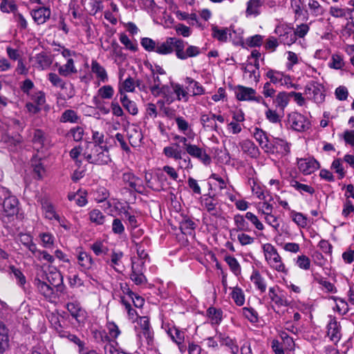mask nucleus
Here are the masks:
<instances>
[{
    "mask_svg": "<svg viewBox=\"0 0 354 354\" xmlns=\"http://www.w3.org/2000/svg\"><path fill=\"white\" fill-rule=\"evenodd\" d=\"M136 335L139 347L143 346L144 344H146L148 350H153L156 348L154 333L147 317H140L138 320Z\"/></svg>",
    "mask_w": 354,
    "mask_h": 354,
    "instance_id": "f257e3e1",
    "label": "nucleus"
},
{
    "mask_svg": "<svg viewBox=\"0 0 354 354\" xmlns=\"http://www.w3.org/2000/svg\"><path fill=\"white\" fill-rule=\"evenodd\" d=\"M84 157L89 163L98 165H108L111 161L107 146L93 145L90 153L86 152Z\"/></svg>",
    "mask_w": 354,
    "mask_h": 354,
    "instance_id": "f03ea898",
    "label": "nucleus"
},
{
    "mask_svg": "<svg viewBox=\"0 0 354 354\" xmlns=\"http://www.w3.org/2000/svg\"><path fill=\"white\" fill-rule=\"evenodd\" d=\"M262 248L265 259L269 266L277 272L287 274L288 270L277 249L270 243H266Z\"/></svg>",
    "mask_w": 354,
    "mask_h": 354,
    "instance_id": "7ed1b4c3",
    "label": "nucleus"
},
{
    "mask_svg": "<svg viewBox=\"0 0 354 354\" xmlns=\"http://www.w3.org/2000/svg\"><path fill=\"white\" fill-rule=\"evenodd\" d=\"M305 94L317 104L322 103L325 99L324 87L317 82H311L306 86Z\"/></svg>",
    "mask_w": 354,
    "mask_h": 354,
    "instance_id": "20e7f679",
    "label": "nucleus"
},
{
    "mask_svg": "<svg viewBox=\"0 0 354 354\" xmlns=\"http://www.w3.org/2000/svg\"><path fill=\"white\" fill-rule=\"evenodd\" d=\"M178 43L176 57L181 60L196 57L201 53L199 47L192 45H188L186 50H185V45L187 44L180 39H179Z\"/></svg>",
    "mask_w": 354,
    "mask_h": 354,
    "instance_id": "39448f33",
    "label": "nucleus"
},
{
    "mask_svg": "<svg viewBox=\"0 0 354 354\" xmlns=\"http://www.w3.org/2000/svg\"><path fill=\"white\" fill-rule=\"evenodd\" d=\"M288 121L291 128L297 131H304L309 129L310 125L308 120L297 112L289 114Z\"/></svg>",
    "mask_w": 354,
    "mask_h": 354,
    "instance_id": "423d86ee",
    "label": "nucleus"
},
{
    "mask_svg": "<svg viewBox=\"0 0 354 354\" xmlns=\"http://www.w3.org/2000/svg\"><path fill=\"white\" fill-rule=\"evenodd\" d=\"M66 308L78 324H84L86 319L87 313L86 310L81 306L80 303L77 301L68 302Z\"/></svg>",
    "mask_w": 354,
    "mask_h": 354,
    "instance_id": "0eeeda50",
    "label": "nucleus"
},
{
    "mask_svg": "<svg viewBox=\"0 0 354 354\" xmlns=\"http://www.w3.org/2000/svg\"><path fill=\"white\" fill-rule=\"evenodd\" d=\"M48 80L53 86L66 91V97L68 99L72 98L75 95L74 86L72 84H67L57 74L50 73L48 75Z\"/></svg>",
    "mask_w": 354,
    "mask_h": 354,
    "instance_id": "6e6552de",
    "label": "nucleus"
},
{
    "mask_svg": "<svg viewBox=\"0 0 354 354\" xmlns=\"http://www.w3.org/2000/svg\"><path fill=\"white\" fill-rule=\"evenodd\" d=\"M328 318L326 335L332 342L337 344L342 337L341 326L335 317L330 315Z\"/></svg>",
    "mask_w": 354,
    "mask_h": 354,
    "instance_id": "1a4fd4ad",
    "label": "nucleus"
},
{
    "mask_svg": "<svg viewBox=\"0 0 354 354\" xmlns=\"http://www.w3.org/2000/svg\"><path fill=\"white\" fill-rule=\"evenodd\" d=\"M145 261H132L131 279L136 285H142L146 283L147 279L144 275Z\"/></svg>",
    "mask_w": 354,
    "mask_h": 354,
    "instance_id": "9d476101",
    "label": "nucleus"
},
{
    "mask_svg": "<svg viewBox=\"0 0 354 354\" xmlns=\"http://www.w3.org/2000/svg\"><path fill=\"white\" fill-rule=\"evenodd\" d=\"M123 257V252L119 250H113L109 257L104 259V261L115 271L121 272L124 268L122 262Z\"/></svg>",
    "mask_w": 354,
    "mask_h": 354,
    "instance_id": "9b49d317",
    "label": "nucleus"
},
{
    "mask_svg": "<svg viewBox=\"0 0 354 354\" xmlns=\"http://www.w3.org/2000/svg\"><path fill=\"white\" fill-rule=\"evenodd\" d=\"M179 39L176 37H167L165 41H157V46L156 48V53L160 55H168L173 53L177 52V45Z\"/></svg>",
    "mask_w": 354,
    "mask_h": 354,
    "instance_id": "f8f14e48",
    "label": "nucleus"
},
{
    "mask_svg": "<svg viewBox=\"0 0 354 354\" xmlns=\"http://www.w3.org/2000/svg\"><path fill=\"white\" fill-rule=\"evenodd\" d=\"M19 202L18 198L12 195L6 197L3 202V212L6 216H13L19 212Z\"/></svg>",
    "mask_w": 354,
    "mask_h": 354,
    "instance_id": "ddd939ff",
    "label": "nucleus"
},
{
    "mask_svg": "<svg viewBox=\"0 0 354 354\" xmlns=\"http://www.w3.org/2000/svg\"><path fill=\"white\" fill-rule=\"evenodd\" d=\"M186 152L193 158H198L204 164L207 165L211 162V158L202 148L189 143L185 147Z\"/></svg>",
    "mask_w": 354,
    "mask_h": 354,
    "instance_id": "4468645a",
    "label": "nucleus"
},
{
    "mask_svg": "<svg viewBox=\"0 0 354 354\" xmlns=\"http://www.w3.org/2000/svg\"><path fill=\"white\" fill-rule=\"evenodd\" d=\"M268 296L271 301L279 307L287 306L289 304L286 294L277 286H273L269 288Z\"/></svg>",
    "mask_w": 354,
    "mask_h": 354,
    "instance_id": "2eb2a0df",
    "label": "nucleus"
},
{
    "mask_svg": "<svg viewBox=\"0 0 354 354\" xmlns=\"http://www.w3.org/2000/svg\"><path fill=\"white\" fill-rule=\"evenodd\" d=\"M122 180L125 185L137 192H141L143 189L142 180L131 172L127 171L124 173L122 174Z\"/></svg>",
    "mask_w": 354,
    "mask_h": 354,
    "instance_id": "dca6fc26",
    "label": "nucleus"
},
{
    "mask_svg": "<svg viewBox=\"0 0 354 354\" xmlns=\"http://www.w3.org/2000/svg\"><path fill=\"white\" fill-rule=\"evenodd\" d=\"M298 168L305 175L310 174L319 168V163L314 158H304L298 160Z\"/></svg>",
    "mask_w": 354,
    "mask_h": 354,
    "instance_id": "f3484780",
    "label": "nucleus"
},
{
    "mask_svg": "<svg viewBox=\"0 0 354 354\" xmlns=\"http://www.w3.org/2000/svg\"><path fill=\"white\" fill-rule=\"evenodd\" d=\"M34 21L38 24H44L50 17L51 11L48 7H39L30 12Z\"/></svg>",
    "mask_w": 354,
    "mask_h": 354,
    "instance_id": "a211bd4d",
    "label": "nucleus"
},
{
    "mask_svg": "<svg viewBox=\"0 0 354 354\" xmlns=\"http://www.w3.org/2000/svg\"><path fill=\"white\" fill-rule=\"evenodd\" d=\"M253 136L266 153L270 152L272 150V147L268 140V137L262 129L257 127L255 128L253 131Z\"/></svg>",
    "mask_w": 354,
    "mask_h": 354,
    "instance_id": "6ab92c4d",
    "label": "nucleus"
},
{
    "mask_svg": "<svg viewBox=\"0 0 354 354\" xmlns=\"http://www.w3.org/2000/svg\"><path fill=\"white\" fill-rule=\"evenodd\" d=\"M101 340L104 342V354H120L122 351L118 347V342L115 340L111 339L108 335H102L101 333Z\"/></svg>",
    "mask_w": 354,
    "mask_h": 354,
    "instance_id": "aec40b11",
    "label": "nucleus"
},
{
    "mask_svg": "<svg viewBox=\"0 0 354 354\" xmlns=\"http://www.w3.org/2000/svg\"><path fill=\"white\" fill-rule=\"evenodd\" d=\"M31 61L33 62V66L39 70L46 69L52 64L50 57L44 53L35 55L31 58Z\"/></svg>",
    "mask_w": 354,
    "mask_h": 354,
    "instance_id": "412c9836",
    "label": "nucleus"
},
{
    "mask_svg": "<svg viewBox=\"0 0 354 354\" xmlns=\"http://www.w3.org/2000/svg\"><path fill=\"white\" fill-rule=\"evenodd\" d=\"M272 150L268 153H279L281 156H286L290 153V144L286 140L276 138L273 143H271Z\"/></svg>",
    "mask_w": 354,
    "mask_h": 354,
    "instance_id": "4be33fe9",
    "label": "nucleus"
},
{
    "mask_svg": "<svg viewBox=\"0 0 354 354\" xmlns=\"http://www.w3.org/2000/svg\"><path fill=\"white\" fill-rule=\"evenodd\" d=\"M40 203L44 217L48 220H55L59 215L56 213L55 207L51 202L44 197L41 198Z\"/></svg>",
    "mask_w": 354,
    "mask_h": 354,
    "instance_id": "5701e85b",
    "label": "nucleus"
},
{
    "mask_svg": "<svg viewBox=\"0 0 354 354\" xmlns=\"http://www.w3.org/2000/svg\"><path fill=\"white\" fill-rule=\"evenodd\" d=\"M266 76L270 80L268 82L275 85L286 84L288 80L287 77L283 73L272 69L268 70L266 73Z\"/></svg>",
    "mask_w": 354,
    "mask_h": 354,
    "instance_id": "b1692460",
    "label": "nucleus"
},
{
    "mask_svg": "<svg viewBox=\"0 0 354 354\" xmlns=\"http://www.w3.org/2000/svg\"><path fill=\"white\" fill-rule=\"evenodd\" d=\"M200 122L206 131H218V126L215 121V114L202 113L200 117Z\"/></svg>",
    "mask_w": 354,
    "mask_h": 354,
    "instance_id": "393cba45",
    "label": "nucleus"
},
{
    "mask_svg": "<svg viewBox=\"0 0 354 354\" xmlns=\"http://www.w3.org/2000/svg\"><path fill=\"white\" fill-rule=\"evenodd\" d=\"M236 96L239 100L250 101L254 95H256V91L250 87H245L239 85L235 91Z\"/></svg>",
    "mask_w": 354,
    "mask_h": 354,
    "instance_id": "a878e982",
    "label": "nucleus"
},
{
    "mask_svg": "<svg viewBox=\"0 0 354 354\" xmlns=\"http://www.w3.org/2000/svg\"><path fill=\"white\" fill-rule=\"evenodd\" d=\"M186 88L188 91L192 93V95H201L205 93V88L197 81L187 77L185 80Z\"/></svg>",
    "mask_w": 354,
    "mask_h": 354,
    "instance_id": "bb28decb",
    "label": "nucleus"
},
{
    "mask_svg": "<svg viewBox=\"0 0 354 354\" xmlns=\"http://www.w3.org/2000/svg\"><path fill=\"white\" fill-rule=\"evenodd\" d=\"M239 146L243 153L251 158H257L259 154V149L254 143L250 140H243L239 142Z\"/></svg>",
    "mask_w": 354,
    "mask_h": 354,
    "instance_id": "cd10ccee",
    "label": "nucleus"
},
{
    "mask_svg": "<svg viewBox=\"0 0 354 354\" xmlns=\"http://www.w3.org/2000/svg\"><path fill=\"white\" fill-rule=\"evenodd\" d=\"M32 142L34 147L37 151L48 145V140L46 134L40 129L35 130L32 138Z\"/></svg>",
    "mask_w": 354,
    "mask_h": 354,
    "instance_id": "c85d7f7f",
    "label": "nucleus"
},
{
    "mask_svg": "<svg viewBox=\"0 0 354 354\" xmlns=\"http://www.w3.org/2000/svg\"><path fill=\"white\" fill-rule=\"evenodd\" d=\"M216 337L222 345L229 348L232 354H238L239 348L234 339L221 333H217Z\"/></svg>",
    "mask_w": 354,
    "mask_h": 354,
    "instance_id": "c756f323",
    "label": "nucleus"
},
{
    "mask_svg": "<svg viewBox=\"0 0 354 354\" xmlns=\"http://www.w3.org/2000/svg\"><path fill=\"white\" fill-rule=\"evenodd\" d=\"M212 35L214 39L221 42H226L228 37L231 36V30L227 28H221L217 26L213 25L212 26Z\"/></svg>",
    "mask_w": 354,
    "mask_h": 354,
    "instance_id": "7c9ffc66",
    "label": "nucleus"
},
{
    "mask_svg": "<svg viewBox=\"0 0 354 354\" xmlns=\"http://www.w3.org/2000/svg\"><path fill=\"white\" fill-rule=\"evenodd\" d=\"M235 227L233 230L239 232H250L251 230L250 225L245 217V215L236 214L234 216Z\"/></svg>",
    "mask_w": 354,
    "mask_h": 354,
    "instance_id": "2f4dec72",
    "label": "nucleus"
},
{
    "mask_svg": "<svg viewBox=\"0 0 354 354\" xmlns=\"http://www.w3.org/2000/svg\"><path fill=\"white\" fill-rule=\"evenodd\" d=\"M128 138L131 145L136 147L141 143L143 136L141 130L138 127L133 126L129 129Z\"/></svg>",
    "mask_w": 354,
    "mask_h": 354,
    "instance_id": "473e14b6",
    "label": "nucleus"
},
{
    "mask_svg": "<svg viewBox=\"0 0 354 354\" xmlns=\"http://www.w3.org/2000/svg\"><path fill=\"white\" fill-rule=\"evenodd\" d=\"M91 71L100 82L103 83L108 82L109 77L106 69L95 60L91 62Z\"/></svg>",
    "mask_w": 354,
    "mask_h": 354,
    "instance_id": "72a5a7b5",
    "label": "nucleus"
},
{
    "mask_svg": "<svg viewBox=\"0 0 354 354\" xmlns=\"http://www.w3.org/2000/svg\"><path fill=\"white\" fill-rule=\"evenodd\" d=\"M77 70L75 66L73 59L67 60L66 64L58 67V73L63 77H69L77 73Z\"/></svg>",
    "mask_w": 354,
    "mask_h": 354,
    "instance_id": "f704fd0d",
    "label": "nucleus"
},
{
    "mask_svg": "<svg viewBox=\"0 0 354 354\" xmlns=\"http://www.w3.org/2000/svg\"><path fill=\"white\" fill-rule=\"evenodd\" d=\"M35 284L39 292L45 297H53L54 295V288L50 284L39 279H35Z\"/></svg>",
    "mask_w": 354,
    "mask_h": 354,
    "instance_id": "c9c22d12",
    "label": "nucleus"
},
{
    "mask_svg": "<svg viewBox=\"0 0 354 354\" xmlns=\"http://www.w3.org/2000/svg\"><path fill=\"white\" fill-rule=\"evenodd\" d=\"M80 120V117L77 113L73 109H66L61 115L59 121L63 123H78Z\"/></svg>",
    "mask_w": 354,
    "mask_h": 354,
    "instance_id": "e433bc0d",
    "label": "nucleus"
},
{
    "mask_svg": "<svg viewBox=\"0 0 354 354\" xmlns=\"http://www.w3.org/2000/svg\"><path fill=\"white\" fill-rule=\"evenodd\" d=\"M178 144L167 146L164 147L162 153L167 158H173L175 160H180V158H181L182 151L178 149Z\"/></svg>",
    "mask_w": 354,
    "mask_h": 354,
    "instance_id": "4c0bfd02",
    "label": "nucleus"
},
{
    "mask_svg": "<svg viewBox=\"0 0 354 354\" xmlns=\"http://www.w3.org/2000/svg\"><path fill=\"white\" fill-rule=\"evenodd\" d=\"M77 263L82 270H86L91 268L93 261L92 257L86 252H80L77 256Z\"/></svg>",
    "mask_w": 354,
    "mask_h": 354,
    "instance_id": "58836bf2",
    "label": "nucleus"
},
{
    "mask_svg": "<svg viewBox=\"0 0 354 354\" xmlns=\"http://www.w3.org/2000/svg\"><path fill=\"white\" fill-rule=\"evenodd\" d=\"M8 330L6 326L0 323V354H3L8 347Z\"/></svg>",
    "mask_w": 354,
    "mask_h": 354,
    "instance_id": "ea45409f",
    "label": "nucleus"
},
{
    "mask_svg": "<svg viewBox=\"0 0 354 354\" xmlns=\"http://www.w3.org/2000/svg\"><path fill=\"white\" fill-rule=\"evenodd\" d=\"M207 315L210 319L212 324L218 325L223 318V311L219 308L209 307L207 310Z\"/></svg>",
    "mask_w": 354,
    "mask_h": 354,
    "instance_id": "a19ab883",
    "label": "nucleus"
},
{
    "mask_svg": "<svg viewBox=\"0 0 354 354\" xmlns=\"http://www.w3.org/2000/svg\"><path fill=\"white\" fill-rule=\"evenodd\" d=\"M250 279L261 292H264L266 291V283L265 279L261 277L259 271H254L250 277Z\"/></svg>",
    "mask_w": 354,
    "mask_h": 354,
    "instance_id": "79ce46f5",
    "label": "nucleus"
},
{
    "mask_svg": "<svg viewBox=\"0 0 354 354\" xmlns=\"http://www.w3.org/2000/svg\"><path fill=\"white\" fill-rule=\"evenodd\" d=\"M46 280L49 284L55 288L62 283V276L61 273L54 268L50 273L46 274Z\"/></svg>",
    "mask_w": 354,
    "mask_h": 354,
    "instance_id": "37998d69",
    "label": "nucleus"
},
{
    "mask_svg": "<svg viewBox=\"0 0 354 354\" xmlns=\"http://www.w3.org/2000/svg\"><path fill=\"white\" fill-rule=\"evenodd\" d=\"M290 185L292 187L295 188L301 194H304V193H308L309 194L313 195L315 193V189L313 187L308 185L302 184L297 181V180H291L290 182Z\"/></svg>",
    "mask_w": 354,
    "mask_h": 354,
    "instance_id": "c03bdc74",
    "label": "nucleus"
},
{
    "mask_svg": "<svg viewBox=\"0 0 354 354\" xmlns=\"http://www.w3.org/2000/svg\"><path fill=\"white\" fill-rule=\"evenodd\" d=\"M289 93L279 92L273 102L276 106L278 107L281 111H283L285 107L288 105L289 101Z\"/></svg>",
    "mask_w": 354,
    "mask_h": 354,
    "instance_id": "a18cd8bd",
    "label": "nucleus"
},
{
    "mask_svg": "<svg viewBox=\"0 0 354 354\" xmlns=\"http://www.w3.org/2000/svg\"><path fill=\"white\" fill-rule=\"evenodd\" d=\"M120 100L124 108L131 115H136L138 113V108L136 102L130 100L127 95L120 96Z\"/></svg>",
    "mask_w": 354,
    "mask_h": 354,
    "instance_id": "49530a36",
    "label": "nucleus"
},
{
    "mask_svg": "<svg viewBox=\"0 0 354 354\" xmlns=\"http://www.w3.org/2000/svg\"><path fill=\"white\" fill-rule=\"evenodd\" d=\"M149 244V240L148 239H144L140 243H136L137 254L139 257L138 261H145L148 259L149 254L145 250V246H148Z\"/></svg>",
    "mask_w": 354,
    "mask_h": 354,
    "instance_id": "de8ad7c7",
    "label": "nucleus"
},
{
    "mask_svg": "<svg viewBox=\"0 0 354 354\" xmlns=\"http://www.w3.org/2000/svg\"><path fill=\"white\" fill-rule=\"evenodd\" d=\"M262 3L260 0H250L247 3L246 15L257 16L260 14Z\"/></svg>",
    "mask_w": 354,
    "mask_h": 354,
    "instance_id": "09e8293b",
    "label": "nucleus"
},
{
    "mask_svg": "<svg viewBox=\"0 0 354 354\" xmlns=\"http://www.w3.org/2000/svg\"><path fill=\"white\" fill-rule=\"evenodd\" d=\"M135 90V82L131 77H127L119 85V93L120 96L126 95V92H133Z\"/></svg>",
    "mask_w": 354,
    "mask_h": 354,
    "instance_id": "8fccbe9b",
    "label": "nucleus"
},
{
    "mask_svg": "<svg viewBox=\"0 0 354 354\" xmlns=\"http://www.w3.org/2000/svg\"><path fill=\"white\" fill-rule=\"evenodd\" d=\"M167 333L172 339L173 342L176 343L184 342L185 340V332L176 327L169 328L167 330Z\"/></svg>",
    "mask_w": 354,
    "mask_h": 354,
    "instance_id": "3c124183",
    "label": "nucleus"
},
{
    "mask_svg": "<svg viewBox=\"0 0 354 354\" xmlns=\"http://www.w3.org/2000/svg\"><path fill=\"white\" fill-rule=\"evenodd\" d=\"M225 261L229 266L230 270L236 275L239 276L241 272V268L237 259L231 255L225 257Z\"/></svg>",
    "mask_w": 354,
    "mask_h": 354,
    "instance_id": "603ef678",
    "label": "nucleus"
},
{
    "mask_svg": "<svg viewBox=\"0 0 354 354\" xmlns=\"http://www.w3.org/2000/svg\"><path fill=\"white\" fill-rule=\"evenodd\" d=\"M19 241L32 253L35 254L37 252V246L32 242V236L28 234H20L19 235Z\"/></svg>",
    "mask_w": 354,
    "mask_h": 354,
    "instance_id": "864d4df0",
    "label": "nucleus"
},
{
    "mask_svg": "<svg viewBox=\"0 0 354 354\" xmlns=\"http://www.w3.org/2000/svg\"><path fill=\"white\" fill-rule=\"evenodd\" d=\"M172 87L178 101L188 102L189 93L187 88H184L183 86L179 84H175Z\"/></svg>",
    "mask_w": 354,
    "mask_h": 354,
    "instance_id": "5fc2aeb1",
    "label": "nucleus"
},
{
    "mask_svg": "<svg viewBox=\"0 0 354 354\" xmlns=\"http://www.w3.org/2000/svg\"><path fill=\"white\" fill-rule=\"evenodd\" d=\"M241 311L243 316L252 324H256L259 322L258 313L254 308L244 307Z\"/></svg>",
    "mask_w": 354,
    "mask_h": 354,
    "instance_id": "6e6d98bb",
    "label": "nucleus"
},
{
    "mask_svg": "<svg viewBox=\"0 0 354 354\" xmlns=\"http://www.w3.org/2000/svg\"><path fill=\"white\" fill-rule=\"evenodd\" d=\"M121 288L124 293L129 295L136 307L141 308L144 305V299L141 297L135 295L131 290H130L127 284H125L124 286L122 285Z\"/></svg>",
    "mask_w": 354,
    "mask_h": 354,
    "instance_id": "4d7b16f0",
    "label": "nucleus"
},
{
    "mask_svg": "<svg viewBox=\"0 0 354 354\" xmlns=\"http://www.w3.org/2000/svg\"><path fill=\"white\" fill-rule=\"evenodd\" d=\"M231 296L234 303L239 306H241L245 303V295L241 288L239 287H234L232 289L231 292Z\"/></svg>",
    "mask_w": 354,
    "mask_h": 354,
    "instance_id": "13d9d810",
    "label": "nucleus"
},
{
    "mask_svg": "<svg viewBox=\"0 0 354 354\" xmlns=\"http://www.w3.org/2000/svg\"><path fill=\"white\" fill-rule=\"evenodd\" d=\"M250 58H249L248 63L243 68V71L245 73H248L250 79H253V80L257 83L259 81V72L255 68V67L252 64V62L250 61Z\"/></svg>",
    "mask_w": 354,
    "mask_h": 354,
    "instance_id": "bf43d9fd",
    "label": "nucleus"
},
{
    "mask_svg": "<svg viewBox=\"0 0 354 354\" xmlns=\"http://www.w3.org/2000/svg\"><path fill=\"white\" fill-rule=\"evenodd\" d=\"M263 218L265 222L272 227L274 232H279L280 223L277 216L272 214V212L270 214L267 213L266 215L263 216Z\"/></svg>",
    "mask_w": 354,
    "mask_h": 354,
    "instance_id": "052dcab7",
    "label": "nucleus"
},
{
    "mask_svg": "<svg viewBox=\"0 0 354 354\" xmlns=\"http://www.w3.org/2000/svg\"><path fill=\"white\" fill-rule=\"evenodd\" d=\"M328 66L336 70L342 69L344 66L342 56L339 54H333L328 62Z\"/></svg>",
    "mask_w": 354,
    "mask_h": 354,
    "instance_id": "680f3d73",
    "label": "nucleus"
},
{
    "mask_svg": "<svg viewBox=\"0 0 354 354\" xmlns=\"http://www.w3.org/2000/svg\"><path fill=\"white\" fill-rule=\"evenodd\" d=\"M91 249L94 254L97 256L106 254L108 252V248L104 245L102 241H96L91 245Z\"/></svg>",
    "mask_w": 354,
    "mask_h": 354,
    "instance_id": "e2e57ef3",
    "label": "nucleus"
},
{
    "mask_svg": "<svg viewBox=\"0 0 354 354\" xmlns=\"http://www.w3.org/2000/svg\"><path fill=\"white\" fill-rule=\"evenodd\" d=\"M89 219L97 225H102L105 221V216L99 209H93L89 213Z\"/></svg>",
    "mask_w": 354,
    "mask_h": 354,
    "instance_id": "0e129e2a",
    "label": "nucleus"
},
{
    "mask_svg": "<svg viewBox=\"0 0 354 354\" xmlns=\"http://www.w3.org/2000/svg\"><path fill=\"white\" fill-rule=\"evenodd\" d=\"M39 238L43 247L50 248L53 246L55 242L54 236L49 232H44L39 234Z\"/></svg>",
    "mask_w": 354,
    "mask_h": 354,
    "instance_id": "69168bd1",
    "label": "nucleus"
},
{
    "mask_svg": "<svg viewBox=\"0 0 354 354\" xmlns=\"http://www.w3.org/2000/svg\"><path fill=\"white\" fill-rule=\"evenodd\" d=\"M291 218L292 221L300 227H306L308 225L307 218L301 213L292 212Z\"/></svg>",
    "mask_w": 354,
    "mask_h": 354,
    "instance_id": "338daca9",
    "label": "nucleus"
},
{
    "mask_svg": "<svg viewBox=\"0 0 354 354\" xmlns=\"http://www.w3.org/2000/svg\"><path fill=\"white\" fill-rule=\"evenodd\" d=\"M331 169L338 174L339 179L345 176L346 171L344 169L342 160L341 158H336L333 161Z\"/></svg>",
    "mask_w": 354,
    "mask_h": 354,
    "instance_id": "774afa93",
    "label": "nucleus"
}]
</instances>
